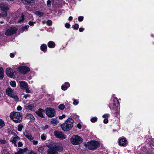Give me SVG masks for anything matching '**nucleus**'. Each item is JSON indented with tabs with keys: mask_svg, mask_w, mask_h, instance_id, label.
<instances>
[{
	"mask_svg": "<svg viewBox=\"0 0 154 154\" xmlns=\"http://www.w3.org/2000/svg\"><path fill=\"white\" fill-rule=\"evenodd\" d=\"M74 122V121L72 119L69 118L63 124L61 125V127L64 131H69L73 127Z\"/></svg>",
	"mask_w": 154,
	"mask_h": 154,
	"instance_id": "obj_1",
	"label": "nucleus"
},
{
	"mask_svg": "<svg viewBox=\"0 0 154 154\" xmlns=\"http://www.w3.org/2000/svg\"><path fill=\"white\" fill-rule=\"evenodd\" d=\"M10 118L15 123H19L22 120V114L17 112H13L10 113Z\"/></svg>",
	"mask_w": 154,
	"mask_h": 154,
	"instance_id": "obj_2",
	"label": "nucleus"
},
{
	"mask_svg": "<svg viewBox=\"0 0 154 154\" xmlns=\"http://www.w3.org/2000/svg\"><path fill=\"white\" fill-rule=\"evenodd\" d=\"M0 7L2 11H3L0 15V17H6L7 15V11L9 9V6L6 2H2L0 3Z\"/></svg>",
	"mask_w": 154,
	"mask_h": 154,
	"instance_id": "obj_3",
	"label": "nucleus"
},
{
	"mask_svg": "<svg viewBox=\"0 0 154 154\" xmlns=\"http://www.w3.org/2000/svg\"><path fill=\"white\" fill-rule=\"evenodd\" d=\"M119 104V102L117 99L113 96L112 97L110 103L109 107L111 109H116Z\"/></svg>",
	"mask_w": 154,
	"mask_h": 154,
	"instance_id": "obj_4",
	"label": "nucleus"
},
{
	"mask_svg": "<svg viewBox=\"0 0 154 154\" xmlns=\"http://www.w3.org/2000/svg\"><path fill=\"white\" fill-rule=\"evenodd\" d=\"M99 143L96 141L92 140L87 142L86 144V147L91 150H94L97 148L99 146Z\"/></svg>",
	"mask_w": 154,
	"mask_h": 154,
	"instance_id": "obj_5",
	"label": "nucleus"
},
{
	"mask_svg": "<svg viewBox=\"0 0 154 154\" xmlns=\"http://www.w3.org/2000/svg\"><path fill=\"white\" fill-rule=\"evenodd\" d=\"M70 142L73 145H76L82 142V139L77 135H73L70 138Z\"/></svg>",
	"mask_w": 154,
	"mask_h": 154,
	"instance_id": "obj_6",
	"label": "nucleus"
},
{
	"mask_svg": "<svg viewBox=\"0 0 154 154\" xmlns=\"http://www.w3.org/2000/svg\"><path fill=\"white\" fill-rule=\"evenodd\" d=\"M6 93L7 95L12 98L15 100L17 101L19 100L17 96L15 94L14 90L11 88H7L6 90Z\"/></svg>",
	"mask_w": 154,
	"mask_h": 154,
	"instance_id": "obj_7",
	"label": "nucleus"
},
{
	"mask_svg": "<svg viewBox=\"0 0 154 154\" xmlns=\"http://www.w3.org/2000/svg\"><path fill=\"white\" fill-rule=\"evenodd\" d=\"M44 111L46 115L49 117H54L56 115L55 110L53 108L51 107L46 108L45 109Z\"/></svg>",
	"mask_w": 154,
	"mask_h": 154,
	"instance_id": "obj_8",
	"label": "nucleus"
},
{
	"mask_svg": "<svg viewBox=\"0 0 154 154\" xmlns=\"http://www.w3.org/2000/svg\"><path fill=\"white\" fill-rule=\"evenodd\" d=\"M24 135L29 140H30L33 143L34 145H36L38 143L37 140H34V137L32 136L31 134L26 131L23 132Z\"/></svg>",
	"mask_w": 154,
	"mask_h": 154,
	"instance_id": "obj_9",
	"label": "nucleus"
},
{
	"mask_svg": "<svg viewBox=\"0 0 154 154\" xmlns=\"http://www.w3.org/2000/svg\"><path fill=\"white\" fill-rule=\"evenodd\" d=\"M19 85L20 88L23 90H25L27 93L30 92V91L28 88V85L25 81H21L19 82Z\"/></svg>",
	"mask_w": 154,
	"mask_h": 154,
	"instance_id": "obj_10",
	"label": "nucleus"
},
{
	"mask_svg": "<svg viewBox=\"0 0 154 154\" xmlns=\"http://www.w3.org/2000/svg\"><path fill=\"white\" fill-rule=\"evenodd\" d=\"M18 71L23 74H26L30 70L29 68L26 66H21L17 68Z\"/></svg>",
	"mask_w": 154,
	"mask_h": 154,
	"instance_id": "obj_11",
	"label": "nucleus"
},
{
	"mask_svg": "<svg viewBox=\"0 0 154 154\" xmlns=\"http://www.w3.org/2000/svg\"><path fill=\"white\" fill-rule=\"evenodd\" d=\"M55 136L57 138L63 140L66 138V136L62 132L60 131H55L54 132Z\"/></svg>",
	"mask_w": 154,
	"mask_h": 154,
	"instance_id": "obj_12",
	"label": "nucleus"
},
{
	"mask_svg": "<svg viewBox=\"0 0 154 154\" xmlns=\"http://www.w3.org/2000/svg\"><path fill=\"white\" fill-rule=\"evenodd\" d=\"M20 140V138L18 136L15 135L11 137L10 140L14 144L15 146L17 147V142L19 141Z\"/></svg>",
	"mask_w": 154,
	"mask_h": 154,
	"instance_id": "obj_13",
	"label": "nucleus"
},
{
	"mask_svg": "<svg viewBox=\"0 0 154 154\" xmlns=\"http://www.w3.org/2000/svg\"><path fill=\"white\" fill-rule=\"evenodd\" d=\"M52 146L57 151L61 152L63 149V146L62 144L60 143H54Z\"/></svg>",
	"mask_w": 154,
	"mask_h": 154,
	"instance_id": "obj_14",
	"label": "nucleus"
},
{
	"mask_svg": "<svg viewBox=\"0 0 154 154\" xmlns=\"http://www.w3.org/2000/svg\"><path fill=\"white\" fill-rule=\"evenodd\" d=\"M15 20L16 23H20L22 22L24 20V15L22 14H20L15 17Z\"/></svg>",
	"mask_w": 154,
	"mask_h": 154,
	"instance_id": "obj_15",
	"label": "nucleus"
},
{
	"mask_svg": "<svg viewBox=\"0 0 154 154\" xmlns=\"http://www.w3.org/2000/svg\"><path fill=\"white\" fill-rule=\"evenodd\" d=\"M6 72L7 75L11 78L13 77L14 76V72L13 70L10 68L6 69Z\"/></svg>",
	"mask_w": 154,
	"mask_h": 154,
	"instance_id": "obj_16",
	"label": "nucleus"
},
{
	"mask_svg": "<svg viewBox=\"0 0 154 154\" xmlns=\"http://www.w3.org/2000/svg\"><path fill=\"white\" fill-rule=\"evenodd\" d=\"M16 29L11 27L6 31L5 34L7 36H10L16 32Z\"/></svg>",
	"mask_w": 154,
	"mask_h": 154,
	"instance_id": "obj_17",
	"label": "nucleus"
},
{
	"mask_svg": "<svg viewBox=\"0 0 154 154\" xmlns=\"http://www.w3.org/2000/svg\"><path fill=\"white\" fill-rule=\"evenodd\" d=\"M47 154H58L52 145L47 150Z\"/></svg>",
	"mask_w": 154,
	"mask_h": 154,
	"instance_id": "obj_18",
	"label": "nucleus"
},
{
	"mask_svg": "<svg viewBox=\"0 0 154 154\" xmlns=\"http://www.w3.org/2000/svg\"><path fill=\"white\" fill-rule=\"evenodd\" d=\"M127 143L126 140L125 138H120L119 139V144L122 146H125Z\"/></svg>",
	"mask_w": 154,
	"mask_h": 154,
	"instance_id": "obj_19",
	"label": "nucleus"
},
{
	"mask_svg": "<svg viewBox=\"0 0 154 154\" xmlns=\"http://www.w3.org/2000/svg\"><path fill=\"white\" fill-rule=\"evenodd\" d=\"M44 112L45 111L44 110L41 109H39L35 112L39 116L44 118Z\"/></svg>",
	"mask_w": 154,
	"mask_h": 154,
	"instance_id": "obj_20",
	"label": "nucleus"
},
{
	"mask_svg": "<svg viewBox=\"0 0 154 154\" xmlns=\"http://www.w3.org/2000/svg\"><path fill=\"white\" fill-rule=\"evenodd\" d=\"M28 149L26 147L23 149H17V152H15L14 154H23Z\"/></svg>",
	"mask_w": 154,
	"mask_h": 154,
	"instance_id": "obj_21",
	"label": "nucleus"
},
{
	"mask_svg": "<svg viewBox=\"0 0 154 154\" xmlns=\"http://www.w3.org/2000/svg\"><path fill=\"white\" fill-rule=\"evenodd\" d=\"M70 85L69 83L68 82H65L61 86V89L63 91H65L69 87Z\"/></svg>",
	"mask_w": 154,
	"mask_h": 154,
	"instance_id": "obj_22",
	"label": "nucleus"
},
{
	"mask_svg": "<svg viewBox=\"0 0 154 154\" xmlns=\"http://www.w3.org/2000/svg\"><path fill=\"white\" fill-rule=\"evenodd\" d=\"M25 108L26 109L31 111H34L35 110V107L33 104H29L25 106Z\"/></svg>",
	"mask_w": 154,
	"mask_h": 154,
	"instance_id": "obj_23",
	"label": "nucleus"
},
{
	"mask_svg": "<svg viewBox=\"0 0 154 154\" xmlns=\"http://www.w3.org/2000/svg\"><path fill=\"white\" fill-rule=\"evenodd\" d=\"M48 47L50 48H52L55 47L56 45L55 43L54 42L50 41L47 44Z\"/></svg>",
	"mask_w": 154,
	"mask_h": 154,
	"instance_id": "obj_24",
	"label": "nucleus"
},
{
	"mask_svg": "<svg viewBox=\"0 0 154 154\" xmlns=\"http://www.w3.org/2000/svg\"><path fill=\"white\" fill-rule=\"evenodd\" d=\"M23 2L25 3H28L29 5H32L34 3V1L33 0H21Z\"/></svg>",
	"mask_w": 154,
	"mask_h": 154,
	"instance_id": "obj_25",
	"label": "nucleus"
},
{
	"mask_svg": "<svg viewBox=\"0 0 154 154\" xmlns=\"http://www.w3.org/2000/svg\"><path fill=\"white\" fill-rule=\"evenodd\" d=\"M26 117L27 119H31L32 120H34L35 119L34 116L31 114H27L26 115Z\"/></svg>",
	"mask_w": 154,
	"mask_h": 154,
	"instance_id": "obj_26",
	"label": "nucleus"
},
{
	"mask_svg": "<svg viewBox=\"0 0 154 154\" xmlns=\"http://www.w3.org/2000/svg\"><path fill=\"white\" fill-rule=\"evenodd\" d=\"M51 123L55 126L58 122V121L56 119H52L51 120Z\"/></svg>",
	"mask_w": 154,
	"mask_h": 154,
	"instance_id": "obj_27",
	"label": "nucleus"
},
{
	"mask_svg": "<svg viewBox=\"0 0 154 154\" xmlns=\"http://www.w3.org/2000/svg\"><path fill=\"white\" fill-rule=\"evenodd\" d=\"M4 77L3 70L2 67H0V80H2Z\"/></svg>",
	"mask_w": 154,
	"mask_h": 154,
	"instance_id": "obj_28",
	"label": "nucleus"
},
{
	"mask_svg": "<svg viewBox=\"0 0 154 154\" xmlns=\"http://www.w3.org/2000/svg\"><path fill=\"white\" fill-rule=\"evenodd\" d=\"M47 48V45L44 44L42 45L40 47L42 51H44L46 50Z\"/></svg>",
	"mask_w": 154,
	"mask_h": 154,
	"instance_id": "obj_29",
	"label": "nucleus"
},
{
	"mask_svg": "<svg viewBox=\"0 0 154 154\" xmlns=\"http://www.w3.org/2000/svg\"><path fill=\"white\" fill-rule=\"evenodd\" d=\"M5 125V123L3 120L0 119V129L2 128Z\"/></svg>",
	"mask_w": 154,
	"mask_h": 154,
	"instance_id": "obj_30",
	"label": "nucleus"
},
{
	"mask_svg": "<svg viewBox=\"0 0 154 154\" xmlns=\"http://www.w3.org/2000/svg\"><path fill=\"white\" fill-rule=\"evenodd\" d=\"M10 85L13 87H16V82L15 81H11L10 82Z\"/></svg>",
	"mask_w": 154,
	"mask_h": 154,
	"instance_id": "obj_31",
	"label": "nucleus"
},
{
	"mask_svg": "<svg viewBox=\"0 0 154 154\" xmlns=\"http://www.w3.org/2000/svg\"><path fill=\"white\" fill-rule=\"evenodd\" d=\"M44 150V147L43 146H40L38 149V151L42 153Z\"/></svg>",
	"mask_w": 154,
	"mask_h": 154,
	"instance_id": "obj_32",
	"label": "nucleus"
},
{
	"mask_svg": "<svg viewBox=\"0 0 154 154\" xmlns=\"http://www.w3.org/2000/svg\"><path fill=\"white\" fill-rule=\"evenodd\" d=\"M35 14L36 15H37L39 17H41V16H42L43 15V14L40 11H36L35 12Z\"/></svg>",
	"mask_w": 154,
	"mask_h": 154,
	"instance_id": "obj_33",
	"label": "nucleus"
},
{
	"mask_svg": "<svg viewBox=\"0 0 154 154\" xmlns=\"http://www.w3.org/2000/svg\"><path fill=\"white\" fill-rule=\"evenodd\" d=\"M29 27V26L28 25L22 27V30L23 32L24 31H26L28 30Z\"/></svg>",
	"mask_w": 154,
	"mask_h": 154,
	"instance_id": "obj_34",
	"label": "nucleus"
},
{
	"mask_svg": "<svg viewBox=\"0 0 154 154\" xmlns=\"http://www.w3.org/2000/svg\"><path fill=\"white\" fill-rule=\"evenodd\" d=\"M46 135L45 134H42L41 136V138L42 140H45L46 138Z\"/></svg>",
	"mask_w": 154,
	"mask_h": 154,
	"instance_id": "obj_35",
	"label": "nucleus"
},
{
	"mask_svg": "<svg viewBox=\"0 0 154 154\" xmlns=\"http://www.w3.org/2000/svg\"><path fill=\"white\" fill-rule=\"evenodd\" d=\"M73 104L74 105H77L79 104V101L78 100L73 99Z\"/></svg>",
	"mask_w": 154,
	"mask_h": 154,
	"instance_id": "obj_36",
	"label": "nucleus"
},
{
	"mask_svg": "<svg viewBox=\"0 0 154 154\" xmlns=\"http://www.w3.org/2000/svg\"><path fill=\"white\" fill-rule=\"evenodd\" d=\"M58 108L61 110H63L65 108V105L63 104H61L58 106Z\"/></svg>",
	"mask_w": 154,
	"mask_h": 154,
	"instance_id": "obj_37",
	"label": "nucleus"
},
{
	"mask_svg": "<svg viewBox=\"0 0 154 154\" xmlns=\"http://www.w3.org/2000/svg\"><path fill=\"white\" fill-rule=\"evenodd\" d=\"M97 117H95L93 118H92L91 119V121L92 122L94 123L95 122L97 121Z\"/></svg>",
	"mask_w": 154,
	"mask_h": 154,
	"instance_id": "obj_38",
	"label": "nucleus"
},
{
	"mask_svg": "<svg viewBox=\"0 0 154 154\" xmlns=\"http://www.w3.org/2000/svg\"><path fill=\"white\" fill-rule=\"evenodd\" d=\"M23 128V126L21 125H19L18 127V131H22V128Z\"/></svg>",
	"mask_w": 154,
	"mask_h": 154,
	"instance_id": "obj_39",
	"label": "nucleus"
},
{
	"mask_svg": "<svg viewBox=\"0 0 154 154\" xmlns=\"http://www.w3.org/2000/svg\"><path fill=\"white\" fill-rule=\"evenodd\" d=\"M72 27L75 29L77 30L79 28V25L77 24H75L74 25L72 26Z\"/></svg>",
	"mask_w": 154,
	"mask_h": 154,
	"instance_id": "obj_40",
	"label": "nucleus"
},
{
	"mask_svg": "<svg viewBox=\"0 0 154 154\" xmlns=\"http://www.w3.org/2000/svg\"><path fill=\"white\" fill-rule=\"evenodd\" d=\"M46 23L47 25L50 26L52 25V22L51 20H48L47 22Z\"/></svg>",
	"mask_w": 154,
	"mask_h": 154,
	"instance_id": "obj_41",
	"label": "nucleus"
},
{
	"mask_svg": "<svg viewBox=\"0 0 154 154\" xmlns=\"http://www.w3.org/2000/svg\"><path fill=\"white\" fill-rule=\"evenodd\" d=\"M109 116V115L108 113L105 114L103 116V118H108Z\"/></svg>",
	"mask_w": 154,
	"mask_h": 154,
	"instance_id": "obj_42",
	"label": "nucleus"
},
{
	"mask_svg": "<svg viewBox=\"0 0 154 154\" xmlns=\"http://www.w3.org/2000/svg\"><path fill=\"white\" fill-rule=\"evenodd\" d=\"M5 143V140L4 139L0 138V144H4Z\"/></svg>",
	"mask_w": 154,
	"mask_h": 154,
	"instance_id": "obj_43",
	"label": "nucleus"
},
{
	"mask_svg": "<svg viewBox=\"0 0 154 154\" xmlns=\"http://www.w3.org/2000/svg\"><path fill=\"white\" fill-rule=\"evenodd\" d=\"M83 16H79L78 18V20L80 22H81L83 20Z\"/></svg>",
	"mask_w": 154,
	"mask_h": 154,
	"instance_id": "obj_44",
	"label": "nucleus"
},
{
	"mask_svg": "<svg viewBox=\"0 0 154 154\" xmlns=\"http://www.w3.org/2000/svg\"><path fill=\"white\" fill-rule=\"evenodd\" d=\"M29 154H37V153L32 150H29L28 152Z\"/></svg>",
	"mask_w": 154,
	"mask_h": 154,
	"instance_id": "obj_45",
	"label": "nucleus"
},
{
	"mask_svg": "<svg viewBox=\"0 0 154 154\" xmlns=\"http://www.w3.org/2000/svg\"><path fill=\"white\" fill-rule=\"evenodd\" d=\"M48 125H45L44 126H43L42 127V130H45L48 128Z\"/></svg>",
	"mask_w": 154,
	"mask_h": 154,
	"instance_id": "obj_46",
	"label": "nucleus"
},
{
	"mask_svg": "<svg viewBox=\"0 0 154 154\" xmlns=\"http://www.w3.org/2000/svg\"><path fill=\"white\" fill-rule=\"evenodd\" d=\"M66 117V115L64 114L62 115L61 116H59V118L60 119H63L65 118Z\"/></svg>",
	"mask_w": 154,
	"mask_h": 154,
	"instance_id": "obj_47",
	"label": "nucleus"
},
{
	"mask_svg": "<svg viewBox=\"0 0 154 154\" xmlns=\"http://www.w3.org/2000/svg\"><path fill=\"white\" fill-rule=\"evenodd\" d=\"M65 26L67 28H69L70 26V25L69 23H66L65 24Z\"/></svg>",
	"mask_w": 154,
	"mask_h": 154,
	"instance_id": "obj_48",
	"label": "nucleus"
},
{
	"mask_svg": "<svg viewBox=\"0 0 154 154\" xmlns=\"http://www.w3.org/2000/svg\"><path fill=\"white\" fill-rule=\"evenodd\" d=\"M18 143V146L19 147H21L22 146L23 144L21 142H20V141H19Z\"/></svg>",
	"mask_w": 154,
	"mask_h": 154,
	"instance_id": "obj_49",
	"label": "nucleus"
},
{
	"mask_svg": "<svg viewBox=\"0 0 154 154\" xmlns=\"http://www.w3.org/2000/svg\"><path fill=\"white\" fill-rule=\"evenodd\" d=\"M36 23L35 22H32L30 21L28 23L30 26H33L34 25V23Z\"/></svg>",
	"mask_w": 154,
	"mask_h": 154,
	"instance_id": "obj_50",
	"label": "nucleus"
},
{
	"mask_svg": "<svg viewBox=\"0 0 154 154\" xmlns=\"http://www.w3.org/2000/svg\"><path fill=\"white\" fill-rule=\"evenodd\" d=\"M108 118H105V119L103 120V122L105 124H107L108 123Z\"/></svg>",
	"mask_w": 154,
	"mask_h": 154,
	"instance_id": "obj_51",
	"label": "nucleus"
},
{
	"mask_svg": "<svg viewBox=\"0 0 154 154\" xmlns=\"http://www.w3.org/2000/svg\"><path fill=\"white\" fill-rule=\"evenodd\" d=\"M47 5H48V7H49L51 6V1L50 0H48L47 1Z\"/></svg>",
	"mask_w": 154,
	"mask_h": 154,
	"instance_id": "obj_52",
	"label": "nucleus"
},
{
	"mask_svg": "<svg viewBox=\"0 0 154 154\" xmlns=\"http://www.w3.org/2000/svg\"><path fill=\"white\" fill-rule=\"evenodd\" d=\"M22 107L20 106H18L17 107V110L20 111L22 109Z\"/></svg>",
	"mask_w": 154,
	"mask_h": 154,
	"instance_id": "obj_53",
	"label": "nucleus"
},
{
	"mask_svg": "<svg viewBox=\"0 0 154 154\" xmlns=\"http://www.w3.org/2000/svg\"><path fill=\"white\" fill-rule=\"evenodd\" d=\"M77 126L79 129H80L81 128V125L79 123L77 125Z\"/></svg>",
	"mask_w": 154,
	"mask_h": 154,
	"instance_id": "obj_54",
	"label": "nucleus"
},
{
	"mask_svg": "<svg viewBox=\"0 0 154 154\" xmlns=\"http://www.w3.org/2000/svg\"><path fill=\"white\" fill-rule=\"evenodd\" d=\"M10 57L11 58H13L14 57V54L13 53H10Z\"/></svg>",
	"mask_w": 154,
	"mask_h": 154,
	"instance_id": "obj_55",
	"label": "nucleus"
},
{
	"mask_svg": "<svg viewBox=\"0 0 154 154\" xmlns=\"http://www.w3.org/2000/svg\"><path fill=\"white\" fill-rule=\"evenodd\" d=\"M84 29L83 28H80L79 29V30L80 32H82L84 30Z\"/></svg>",
	"mask_w": 154,
	"mask_h": 154,
	"instance_id": "obj_56",
	"label": "nucleus"
},
{
	"mask_svg": "<svg viewBox=\"0 0 154 154\" xmlns=\"http://www.w3.org/2000/svg\"><path fill=\"white\" fill-rule=\"evenodd\" d=\"M73 19V17L72 16H70L69 18H68V20L69 21H71Z\"/></svg>",
	"mask_w": 154,
	"mask_h": 154,
	"instance_id": "obj_57",
	"label": "nucleus"
},
{
	"mask_svg": "<svg viewBox=\"0 0 154 154\" xmlns=\"http://www.w3.org/2000/svg\"><path fill=\"white\" fill-rule=\"evenodd\" d=\"M29 96V94H26V95H25L24 96V97L25 98H26L27 97H28Z\"/></svg>",
	"mask_w": 154,
	"mask_h": 154,
	"instance_id": "obj_58",
	"label": "nucleus"
},
{
	"mask_svg": "<svg viewBox=\"0 0 154 154\" xmlns=\"http://www.w3.org/2000/svg\"><path fill=\"white\" fill-rule=\"evenodd\" d=\"M4 22L3 21H0V23H2Z\"/></svg>",
	"mask_w": 154,
	"mask_h": 154,
	"instance_id": "obj_59",
	"label": "nucleus"
},
{
	"mask_svg": "<svg viewBox=\"0 0 154 154\" xmlns=\"http://www.w3.org/2000/svg\"><path fill=\"white\" fill-rule=\"evenodd\" d=\"M7 0L8 1H13L14 0Z\"/></svg>",
	"mask_w": 154,
	"mask_h": 154,
	"instance_id": "obj_60",
	"label": "nucleus"
},
{
	"mask_svg": "<svg viewBox=\"0 0 154 154\" xmlns=\"http://www.w3.org/2000/svg\"><path fill=\"white\" fill-rule=\"evenodd\" d=\"M42 23L43 24H44L45 23H44V21H42Z\"/></svg>",
	"mask_w": 154,
	"mask_h": 154,
	"instance_id": "obj_61",
	"label": "nucleus"
},
{
	"mask_svg": "<svg viewBox=\"0 0 154 154\" xmlns=\"http://www.w3.org/2000/svg\"><path fill=\"white\" fill-rule=\"evenodd\" d=\"M79 0V1H80L81 0Z\"/></svg>",
	"mask_w": 154,
	"mask_h": 154,
	"instance_id": "obj_62",
	"label": "nucleus"
}]
</instances>
